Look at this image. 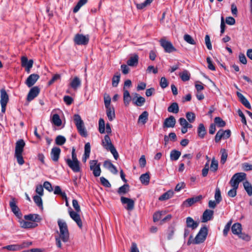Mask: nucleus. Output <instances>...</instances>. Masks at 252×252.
Returning a JSON list of instances; mask_svg holds the SVG:
<instances>
[{"instance_id":"nucleus-1","label":"nucleus","mask_w":252,"mask_h":252,"mask_svg":"<svg viewBox=\"0 0 252 252\" xmlns=\"http://www.w3.org/2000/svg\"><path fill=\"white\" fill-rule=\"evenodd\" d=\"M58 224L59 227V231H57L58 235L55 236L56 245L58 248H62L61 241L66 243L69 239V233L66 223L64 220H58Z\"/></svg>"},{"instance_id":"nucleus-2","label":"nucleus","mask_w":252,"mask_h":252,"mask_svg":"<svg viewBox=\"0 0 252 252\" xmlns=\"http://www.w3.org/2000/svg\"><path fill=\"white\" fill-rule=\"evenodd\" d=\"M103 146L108 151H109L113 155L114 158L117 160L119 158V154L112 144L110 138L108 135L104 136V140L102 141Z\"/></svg>"},{"instance_id":"nucleus-3","label":"nucleus","mask_w":252,"mask_h":252,"mask_svg":"<svg viewBox=\"0 0 252 252\" xmlns=\"http://www.w3.org/2000/svg\"><path fill=\"white\" fill-rule=\"evenodd\" d=\"M73 120L79 134L82 136L86 137L88 136L87 131L80 116L79 114H75L73 116Z\"/></svg>"},{"instance_id":"nucleus-4","label":"nucleus","mask_w":252,"mask_h":252,"mask_svg":"<svg viewBox=\"0 0 252 252\" xmlns=\"http://www.w3.org/2000/svg\"><path fill=\"white\" fill-rule=\"evenodd\" d=\"M208 231V230L206 226L202 227L195 236L194 240H193V244H199L203 243L206 239Z\"/></svg>"},{"instance_id":"nucleus-5","label":"nucleus","mask_w":252,"mask_h":252,"mask_svg":"<svg viewBox=\"0 0 252 252\" xmlns=\"http://www.w3.org/2000/svg\"><path fill=\"white\" fill-rule=\"evenodd\" d=\"M32 244L31 242H23L20 244H13L3 247L2 249H6L9 251H18L24 248L29 247Z\"/></svg>"},{"instance_id":"nucleus-6","label":"nucleus","mask_w":252,"mask_h":252,"mask_svg":"<svg viewBox=\"0 0 252 252\" xmlns=\"http://www.w3.org/2000/svg\"><path fill=\"white\" fill-rule=\"evenodd\" d=\"M90 170L93 171L94 177H98L101 174L100 163L97 160L90 161Z\"/></svg>"},{"instance_id":"nucleus-7","label":"nucleus","mask_w":252,"mask_h":252,"mask_svg":"<svg viewBox=\"0 0 252 252\" xmlns=\"http://www.w3.org/2000/svg\"><path fill=\"white\" fill-rule=\"evenodd\" d=\"M89 41L88 35H84L82 34H76L74 38V42L77 45H86Z\"/></svg>"},{"instance_id":"nucleus-8","label":"nucleus","mask_w":252,"mask_h":252,"mask_svg":"<svg viewBox=\"0 0 252 252\" xmlns=\"http://www.w3.org/2000/svg\"><path fill=\"white\" fill-rule=\"evenodd\" d=\"M159 42L160 45L163 48L165 52L170 53L176 51V48L170 41H167L164 38H161Z\"/></svg>"},{"instance_id":"nucleus-9","label":"nucleus","mask_w":252,"mask_h":252,"mask_svg":"<svg viewBox=\"0 0 252 252\" xmlns=\"http://www.w3.org/2000/svg\"><path fill=\"white\" fill-rule=\"evenodd\" d=\"M65 161L69 167L75 173L81 171L79 161H71L69 158H65Z\"/></svg>"},{"instance_id":"nucleus-10","label":"nucleus","mask_w":252,"mask_h":252,"mask_svg":"<svg viewBox=\"0 0 252 252\" xmlns=\"http://www.w3.org/2000/svg\"><path fill=\"white\" fill-rule=\"evenodd\" d=\"M9 206L11 208V211L13 214L19 219H22V214L18 207L17 206L16 201L14 198H12L10 202Z\"/></svg>"},{"instance_id":"nucleus-11","label":"nucleus","mask_w":252,"mask_h":252,"mask_svg":"<svg viewBox=\"0 0 252 252\" xmlns=\"http://www.w3.org/2000/svg\"><path fill=\"white\" fill-rule=\"evenodd\" d=\"M203 198L201 195H199L185 200L183 203V206L185 207H189L194 203L200 201Z\"/></svg>"},{"instance_id":"nucleus-12","label":"nucleus","mask_w":252,"mask_h":252,"mask_svg":"<svg viewBox=\"0 0 252 252\" xmlns=\"http://www.w3.org/2000/svg\"><path fill=\"white\" fill-rule=\"evenodd\" d=\"M121 201L123 204H126L125 208L128 211H131L134 208V201L133 199L124 196L121 197Z\"/></svg>"},{"instance_id":"nucleus-13","label":"nucleus","mask_w":252,"mask_h":252,"mask_svg":"<svg viewBox=\"0 0 252 252\" xmlns=\"http://www.w3.org/2000/svg\"><path fill=\"white\" fill-rule=\"evenodd\" d=\"M79 212H74L71 210V208L69 207V214L70 218L76 222L77 225L80 228L82 227V222L80 217L78 214Z\"/></svg>"},{"instance_id":"nucleus-14","label":"nucleus","mask_w":252,"mask_h":252,"mask_svg":"<svg viewBox=\"0 0 252 252\" xmlns=\"http://www.w3.org/2000/svg\"><path fill=\"white\" fill-rule=\"evenodd\" d=\"M39 93L40 89L38 87L35 86L32 88L27 95V100L31 101L39 94Z\"/></svg>"},{"instance_id":"nucleus-15","label":"nucleus","mask_w":252,"mask_h":252,"mask_svg":"<svg viewBox=\"0 0 252 252\" xmlns=\"http://www.w3.org/2000/svg\"><path fill=\"white\" fill-rule=\"evenodd\" d=\"M33 63L32 60H28L26 57H22L21 58L22 66L25 68V70L28 73H29L30 69L32 67Z\"/></svg>"},{"instance_id":"nucleus-16","label":"nucleus","mask_w":252,"mask_h":252,"mask_svg":"<svg viewBox=\"0 0 252 252\" xmlns=\"http://www.w3.org/2000/svg\"><path fill=\"white\" fill-rule=\"evenodd\" d=\"M61 150L57 147H53L51 151V158L53 161L57 162L59 160Z\"/></svg>"},{"instance_id":"nucleus-17","label":"nucleus","mask_w":252,"mask_h":252,"mask_svg":"<svg viewBox=\"0 0 252 252\" xmlns=\"http://www.w3.org/2000/svg\"><path fill=\"white\" fill-rule=\"evenodd\" d=\"M214 211L209 209H206L203 213L201 217V221L206 222L211 220L213 218Z\"/></svg>"},{"instance_id":"nucleus-18","label":"nucleus","mask_w":252,"mask_h":252,"mask_svg":"<svg viewBox=\"0 0 252 252\" xmlns=\"http://www.w3.org/2000/svg\"><path fill=\"white\" fill-rule=\"evenodd\" d=\"M176 119L173 116H170L165 119L163 124V127H174L176 124Z\"/></svg>"},{"instance_id":"nucleus-19","label":"nucleus","mask_w":252,"mask_h":252,"mask_svg":"<svg viewBox=\"0 0 252 252\" xmlns=\"http://www.w3.org/2000/svg\"><path fill=\"white\" fill-rule=\"evenodd\" d=\"M20 226L24 228H33L37 226V224L35 222L27 221L21 219L19 220Z\"/></svg>"},{"instance_id":"nucleus-20","label":"nucleus","mask_w":252,"mask_h":252,"mask_svg":"<svg viewBox=\"0 0 252 252\" xmlns=\"http://www.w3.org/2000/svg\"><path fill=\"white\" fill-rule=\"evenodd\" d=\"M25 146V142L24 140L20 139L16 143L15 154H22L24 148Z\"/></svg>"},{"instance_id":"nucleus-21","label":"nucleus","mask_w":252,"mask_h":252,"mask_svg":"<svg viewBox=\"0 0 252 252\" xmlns=\"http://www.w3.org/2000/svg\"><path fill=\"white\" fill-rule=\"evenodd\" d=\"M198 222L194 221L192 218L189 217L186 218V225L187 228H190L192 230H194L198 227Z\"/></svg>"},{"instance_id":"nucleus-22","label":"nucleus","mask_w":252,"mask_h":252,"mask_svg":"<svg viewBox=\"0 0 252 252\" xmlns=\"http://www.w3.org/2000/svg\"><path fill=\"white\" fill-rule=\"evenodd\" d=\"M24 219L26 220H31L35 223L36 222H39L41 220L40 216L38 214H30L25 215Z\"/></svg>"},{"instance_id":"nucleus-23","label":"nucleus","mask_w":252,"mask_h":252,"mask_svg":"<svg viewBox=\"0 0 252 252\" xmlns=\"http://www.w3.org/2000/svg\"><path fill=\"white\" fill-rule=\"evenodd\" d=\"M197 132L198 136L200 138L203 139L204 138L207 133V130L204 125L202 123L199 124L197 129Z\"/></svg>"},{"instance_id":"nucleus-24","label":"nucleus","mask_w":252,"mask_h":252,"mask_svg":"<svg viewBox=\"0 0 252 252\" xmlns=\"http://www.w3.org/2000/svg\"><path fill=\"white\" fill-rule=\"evenodd\" d=\"M240 102L247 108L251 109V106L247 99L240 92L236 93Z\"/></svg>"},{"instance_id":"nucleus-25","label":"nucleus","mask_w":252,"mask_h":252,"mask_svg":"<svg viewBox=\"0 0 252 252\" xmlns=\"http://www.w3.org/2000/svg\"><path fill=\"white\" fill-rule=\"evenodd\" d=\"M9 100L8 95L5 89L0 90V104H7Z\"/></svg>"},{"instance_id":"nucleus-26","label":"nucleus","mask_w":252,"mask_h":252,"mask_svg":"<svg viewBox=\"0 0 252 252\" xmlns=\"http://www.w3.org/2000/svg\"><path fill=\"white\" fill-rule=\"evenodd\" d=\"M231 231L233 234L238 235L242 231V226L240 223H235L231 227Z\"/></svg>"},{"instance_id":"nucleus-27","label":"nucleus","mask_w":252,"mask_h":252,"mask_svg":"<svg viewBox=\"0 0 252 252\" xmlns=\"http://www.w3.org/2000/svg\"><path fill=\"white\" fill-rule=\"evenodd\" d=\"M174 195V191L172 190H169L162 194L158 198L160 201H164L171 198Z\"/></svg>"},{"instance_id":"nucleus-28","label":"nucleus","mask_w":252,"mask_h":252,"mask_svg":"<svg viewBox=\"0 0 252 252\" xmlns=\"http://www.w3.org/2000/svg\"><path fill=\"white\" fill-rule=\"evenodd\" d=\"M150 179V175L149 173L148 172L142 174L139 178L140 181L141 182V183L145 185H148L149 184Z\"/></svg>"},{"instance_id":"nucleus-29","label":"nucleus","mask_w":252,"mask_h":252,"mask_svg":"<svg viewBox=\"0 0 252 252\" xmlns=\"http://www.w3.org/2000/svg\"><path fill=\"white\" fill-rule=\"evenodd\" d=\"M167 110L169 112L177 114L179 111L178 104L177 102H173L168 107Z\"/></svg>"},{"instance_id":"nucleus-30","label":"nucleus","mask_w":252,"mask_h":252,"mask_svg":"<svg viewBox=\"0 0 252 252\" xmlns=\"http://www.w3.org/2000/svg\"><path fill=\"white\" fill-rule=\"evenodd\" d=\"M107 116L109 121H112L115 117V111L112 107L106 108Z\"/></svg>"},{"instance_id":"nucleus-31","label":"nucleus","mask_w":252,"mask_h":252,"mask_svg":"<svg viewBox=\"0 0 252 252\" xmlns=\"http://www.w3.org/2000/svg\"><path fill=\"white\" fill-rule=\"evenodd\" d=\"M138 62V56L137 55H134L133 56L131 57L127 61V64L129 66L136 65Z\"/></svg>"},{"instance_id":"nucleus-32","label":"nucleus","mask_w":252,"mask_h":252,"mask_svg":"<svg viewBox=\"0 0 252 252\" xmlns=\"http://www.w3.org/2000/svg\"><path fill=\"white\" fill-rule=\"evenodd\" d=\"M181 155V153L177 150H172L170 154V158L171 160L176 161L177 160Z\"/></svg>"},{"instance_id":"nucleus-33","label":"nucleus","mask_w":252,"mask_h":252,"mask_svg":"<svg viewBox=\"0 0 252 252\" xmlns=\"http://www.w3.org/2000/svg\"><path fill=\"white\" fill-rule=\"evenodd\" d=\"M233 178L237 180L238 183H240L242 181L246 179V174L243 172H240L235 173L233 176Z\"/></svg>"},{"instance_id":"nucleus-34","label":"nucleus","mask_w":252,"mask_h":252,"mask_svg":"<svg viewBox=\"0 0 252 252\" xmlns=\"http://www.w3.org/2000/svg\"><path fill=\"white\" fill-rule=\"evenodd\" d=\"M131 100L129 92L126 89H124V102L125 105L127 106L129 104Z\"/></svg>"},{"instance_id":"nucleus-35","label":"nucleus","mask_w":252,"mask_h":252,"mask_svg":"<svg viewBox=\"0 0 252 252\" xmlns=\"http://www.w3.org/2000/svg\"><path fill=\"white\" fill-rule=\"evenodd\" d=\"M129 190V186L128 184H124L120 187L118 189V193L120 195H123L128 192Z\"/></svg>"},{"instance_id":"nucleus-36","label":"nucleus","mask_w":252,"mask_h":252,"mask_svg":"<svg viewBox=\"0 0 252 252\" xmlns=\"http://www.w3.org/2000/svg\"><path fill=\"white\" fill-rule=\"evenodd\" d=\"M148 115L149 114L147 111H145L143 112L142 114L139 116L138 122H141L143 124H145L148 120Z\"/></svg>"},{"instance_id":"nucleus-37","label":"nucleus","mask_w":252,"mask_h":252,"mask_svg":"<svg viewBox=\"0 0 252 252\" xmlns=\"http://www.w3.org/2000/svg\"><path fill=\"white\" fill-rule=\"evenodd\" d=\"M136 95L137 98L135 101H134V99H133V103L137 106H143L145 102V98L141 96H137L138 94H136Z\"/></svg>"},{"instance_id":"nucleus-38","label":"nucleus","mask_w":252,"mask_h":252,"mask_svg":"<svg viewBox=\"0 0 252 252\" xmlns=\"http://www.w3.org/2000/svg\"><path fill=\"white\" fill-rule=\"evenodd\" d=\"M52 122L54 125L57 126H59L62 125L61 119H60L59 115L57 114H55L53 115Z\"/></svg>"},{"instance_id":"nucleus-39","label":"nucleus","mask_w":252,"mask_h":252,"mask_svg":"<svg viewBox=\"0 0 252 252\" xmlns=\"http://www.w3.org/2000/svg\"><path fill=\"white\" fill-rule=\"evenodd\" d=\"M214 124L218 127H222L226 125V123L221 118L219 117H216L214 119Z\"/></svg>"},{"instance_id":"nucleus-40","label":"nucleus","mask_w":252,"mask_h":252,"mask_svg":"<svg viewBox=\"0 0 252 252\" xmlns=\"http://www.w3.org/2000/svg\"><path fill=\"white\" fill-rule=\"evenodd\" d=\"M244 187L248 194L251 196L252 195V186L248 181H246L243 183Z\"/></svg>"},{"instance_id":"nucleus-41","label":"nucleus","mask_w":252,"mask_h":252,"mask_svg":"<svg viewBox=\"0 0 252 252\" xmlns=\"http://www.w3.org/2000/svg\"><path fill=\"white\" fill-rule=\"evenodd\" d=\"M221 139H224L223 135V130L220 129L217 132L215 137V141L216 143H219Z\"/></svg>"},{"instance_id":"nucleus-42","label":"nucleus","mask_w":252,"mask_h":252,"mask_svg":"<svg viewBox=\"0 0 252 252\" xmlns=\"http://www.w3.org/2000/svg\"><path fill=\"white\" fill-rule=\"evenodd\" d=\"M220 152L221 153L220 163L223 164L226 161L228 154L226 150L224 149H221Z\"/></svg>"},{"instance_id":"nucleus-43","label":"nucleus","mask_w":252,"mask_h":252,"mask_svg":"<svg viewBox=\"0 0 252 252\" xmlns=\"http://www.w3.org/2000/svg\"><path fill=\"white\" fill-rule=\"evenodd\" d=\"M88 1V0H79L77 2L76 6L74 7L73 11L74 13H76L79 11L80 8L85 5Z\"/></svg>"},{"instance_id":"nucleus-44","label":"nucleus","mask_w":252,"mask_h":252,"mask_svg":"<svg viewBox=\"0 0 252 252\" xmlns=\"http://www.w3.org/2000/svg\"><path fill=\"white\" fill-rule=\"evenodd\" d=\"M66 142L65 138L62 135H58L56 137L55 139L56 144L58 145L62 146Z\"/></svg>"},{"instance_id":"nucleus-45","label":"nucleus","mask_w":252,"mask_h":252,"mask_svg":"<svg viewBox=\"0 0 252 252\" xmlns=\"http://www.w3.org/2000/svg\"><path fill=\"white\" fill-rule=\"evenodd\" d=\"M33 199L36 205L39 208H43L42 200L40 195H34Z\"/></svg>"},{"instance_id":"nucleus-46","label":"nucleus","mask_w":252,"mask_h":252,"mask_svg":"<svg viewBox=\"0 0 252 252\" xmlns=\"http://www.w3.org/2000/svg\"><path fill=\"white\" fill-rule=\"evenodd\" d=\"M81 84L80 80H72L70 83V86L74 90H76L77 88L81 86Z\"/></svg>"},{"instance_id":"nucleus-47","label":"nucleus","mask_w":252,"mask_h":252,"mask_svg":"<svg viewBox=\"0 0 252 252\" xmlns=\"http://www.w3.org/2000/svg\"><path fill=\"white\" fill-rule=\"evenodd\" d=\"M98 130L100 133L105 132V122L102 118H100L98 121Z\"/></svg>"},{"instance_id":"nucleus-48","label":"nucleus","mask_w":252,"mask_h":252,"mask_svg":"<svg viewBox=\"0 0 252 252\" xmlns=\"http://www.w3.org/2000/svg\"><path fill=\"white\" fill-rule=\"evenodd\" d=\"M184 40L188 43L191 45H195L196 42L193 38L189 34H186L184 36Z\"/></svg>"},{"instance_id":"nucleus-49","label":"nucleus","mask_w":252,"mask_h":252,"mask_svg":"<svg viewBox=\"0 0 252 252\" xmlns=\"http://www.w3.org/2000/svg\"><path fill=\"white\" fill-rule=\"evenodd\" d=\"M186 116L188 121L190 123H193L195 121V115L193 112H188L186 113Z\"/></svg>"},{"instance_id":"nucleus-50","label":"nucleus","mask_w":252,"mask_h":252,"mask_svg":"<svg viewBox=\"0 0 252 252\" xmlns=\"http://www.w3.org/2000/svg\"><path fill=\"white\" fill-rule=\"evenodd\" d=\"M210 169L213 172H216L218 169V162L215 158L212 159Z\"/></svg>"},{"instance_id":"nucleus-51","label":"nucleus","mask_w":252,"mask_h":252,"mask_svg":"<svg viewBox=\"0 0 252 252\" xmlns=\"http://www.w3.org/2000/svg\"><path fill=\"white\" fill-rule=\"evenodd\" d=\"M215 198L217 203H219L222 200L220 191L218 188H217L216 189Z\"/></svg>"},{"instance_id":"nucleus-52","label":"nucleus","mask_w":252,"mask_h":252,"mask_svg":"<svg viewBox=\"0 0 252 252\" xmlns=\"http://www.w3.org/2000/svg\"><path fill=\"white\" fill-rule=\"evenodd\" d=\"M238 236L240 239L247 242L250 241L251 239V237L249 235L245 233H242V231L239 234V235H238Z\"/></svg>"},{"instance_id":"nucleus-53","label":"nucleus","mask_w":252,"mask_h":252,"mask_svg":"<svg viewBox=\"0 0 252 252\" xmlns=\"http://www.w3.org/2000/svg\"><path fill=\"white\" fill-rule=\"evenodd\" d=\"M14 156L16 158L17 162L19 165H22L24 163L25 161L22 156V154H15Z\"/></svg>"},{"instance_id":"nucleus-54","label":"nucleus","mask_w":252,"mask_h":252,"mask_svg":"<svg viewBox=\"0 0 252 252\" xmlns=\"http://www.w3.org/2000/svg\"><path fill=\"white\" fill-rule=\"evenodd\" d=\"M111 100V97L109 95L106 94H105L104 95V105H105V108H108L109 107H111V106H110Z\"/></svg>"},{"instance_id":"nucleus-55","label":"nucleus","mask_w":252,"mask_h":252,"mask_svg":"<svg viewBox=\"0 0 252 252\" xmlns=\"http://www.w3.org/2000/svg\"><path fill=\"white\" fill-rule=\"evenodd\" d=\"M232 223V221L229 220L226 224L225 225L224 228L223 230V234L224 236H226L228 234V232L230 230V228L231 227Z\"/></svg>"},{"instance_id":"nucleus-56","label":"nucleus","mask_w":252,"mask_h":252,"mask_svg":"<svg viewBox=\"0 0 252 252\" xmlns=\"http://www.w3.org/2000/svg\"><path fill=\"white\" fill-rule=\"evenodd\" d=\"M100 181L101 184L104 187H107V188L111 187V185L110 183H109L108 180L107 179H106V178H105L104 177H101L100 178Z\"/></svg>"},{"instance_id":"nucleus-57","label":"nucleus","mask_w":252,"mask_h":252,"mask_svg":"<svg viewBox=\"0 0 252 252\" xmlns=\"http://www.w3.org/2000/svg\"><path fill=\"white\" fill-rule=\"evenodd\" d=\"M179 75L181 79H189L190 78V73L187 70H185L182 72L180 73Z\"/></svg>"},{"instance_id":"nucleus-58","label":"nucleus","mask_w":252,"mask_h":252,"mask_svg":"<svg viewBox=\"0 0 252 252\" xmlns=\"http://www.w3.org/2000/svg\"><path fill=\"white\" fill-rule=\"evenodd\" d=\"M162 216L161 212H157L154 213L153 215V220L154 222L158 221L159 220H160Z\"/></svg>"},{"instance_id":"nucleus-59","label":"nucleus","mask_w":252,"mask_h":252,"mask_svg":"<svg viewBox=\"0 0 252 252\" xmlns=\"http://www.w3.org/2000/svg\"><path fill=\"white\" fill-rule=\"evenodd\" d=\"M229 184L232 188L236 189L238 188L239 183L234 179L233 176L229 182Z\"/></svg>"},{"instance_id":"nucleus-60","label":"nucleus","mask_w":252,"mask_h":252,"mask_svg":"<svg viewBox=\"0 0 252 252\" xmlns=\"http://www.w3.org/2000/svg\"><path fill=\"white\" fill-rule=\"evenodd\" d=\"M72 205L75 210L77 212H80L81 211L80 205L78 204V202L76 199H73L72 200Z\"/></svg>"},{"instance_id":"nucleus-61","label":"nucleus","mask_w":252,"mask_h":252,"mask_svg":"<svg viewBox=\"0 0 252 252\" xmlns=\"http://www.w3.org/2000/svg\"><path fill=\"white\" fill-rule=\"evenodd\" d=\"M205 44L206 45L207 48L209 50H211L212 47V44H211V43L210 41V36L209 35H208V34L206 35V36L205 37Z\"/></svg>"},{"instance_id":"nucleus-62","label":"nucleus","mask_w":252,"mask_h":252,"mask_svg":"<svg viewBox=\"0 0 252 252\" xmlns=\"http://www.w3.org/2000/svg\"><path fill=\"white\" fill-rule=\"evenodd\" d=\"M207 62L208 63V67L209 69L212 70H215V67L213 64L212 61L210 57H207L206 59Z\"/></svg>"},{"instance_id":"nucleus-63","label":"nucleus","mask_w":252,"mask_h":252,"mask_svg":"<svg viewBox=\"0 0 252 252\" xmlns=\"http://www.w3.org/2000/svg\"><path fill=\"white\" fill-rule=\"evenodd\" d=\"M243 169L245 171L252 170V164L245 162L242 164Z\"/></svg>"},{"instance_id":"nucleus-64","label":"nucleus","mask_w":252,"mask_h":252,"mask_svg":"<svg viewBox=\"0 0 252 252\" xmlns=\"http://www.w3.org/2000/svg\"><path fill=\"white\" fill-rule=\"evenodd\" d=\"M43 187H44L48 191L51 192L53 190V188L51 183L48 181H45Z\"/></svg>"}]
</instances>
